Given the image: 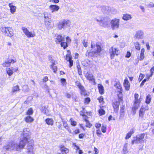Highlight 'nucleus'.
<instances>
[{"instance_id":"e2e57ef3","label":"nucleus","mask_w":154,"mask_h":154,"mask_svg":"<svg viewBox=\"0 0 154 154\" xmlns=\"http://www.w3.org/2000/svg\"><path fill=\"white\" fill-rule=\"evenodd\" d=\"M43 88L47 91H48L49 90V88L46 85H44Z\"/></svg>"},{"instance_id":"c85d7f7f","label":"nucleus","mask_w":154,"mask_h":154,"mask_svg":"<svg viewBox=\"0 0 154 154\" xmlns=\"http://www.w3.org/2000/svg\"><path fill=\"white\" fill-rule=\"evenodd\" d=\"M98 87L100 93L101 94H104V90L103 86L101 84H99Z\"/></svg>"},{"instance_id":"4d7b16f0","label":"nucleus","mask_w":154,"mask_h":154,"mask_svg":"<svg viewBox=\"0 0 154 154\" xmlns=\"http://www.w3.org/2000/svg\"><path fill=\"white\" fill-rule=\"evenodd\" d=\"M96 134L97 136L99 137H100V135H101L102 134L100 130V129H98L97 130Z\"/></svg>"},{"instance_id":"ddd939ff","label":"nucleus","mask_w":154,"mask_h":154,"mask_svg":"<svg viewBox=\"0 0 154 154\" xmlns=\"http://www.w3.org/2000/svg\"><path fill=\"white\" fill-rule=\"evenodd\" d=\"M102 12L104 14H110L111 8L108 6H103L100 8Z\"/></svg>"},{"instance_id":"cd10ccee","label":"nucleus","mask_w":154,"mask_h":154,"mask_svg":"<svg viewBox=\"0 0 154 154\" xmlns=\"http://www.w3.org/2000/svg\"><path fill=\"white\" fill-rule=\"evenodd\" d=\"M46 123L48 125L52 126L54 124V121L52 119L48 118L45 120Z\"/></svg>"},{"instance_id":"49530a36","label":"nucleus","mask_w":154,"mask_h":154,"mask_svg":"<svg viewBox=\"0 0 154 154\" xmlns=\"http://www.w3.org/2000/svg\"><path fill=\"white\" fill-rule=\"evenodd\" d=\"M70 121L71 122V124L73 126H75L76 125V122L74 121V120L72 119H71L70 120Z\"/></svg>"},{"instance_id":"37998d69","label":"nucleus","mask_w":154,"mask_h":154,"mask_svg":"<svg viewBox=\"0 0 154 154\" xmlns=\"http://www.w3.org/2000/svg\"><path fill=\"white\" fill-rule=\"evenodd\" d=\"M151 100V96L150 95H147L146 98V103H149Z\"/></svg>"},{"instance_id":"c03bdc74","label":"nucleus","mask_w":154,"mask_h":154,"mask_svg":"<svg viewBox=\"0 0 154 154\" xmlns=\"http://www.w3.org/2000/svg\"><path fill=\"white\" fill-rule=\"evenodd\" d=\"M100 116H102L104 115L105 113V111L103 109H100L98 110Z\"/></svg>"},{"instance_id":"9d476101","label":"nucleus","mask_w":154,"mask_h":154,"mask_svg":"<svg viewBox=\"0 0 154 154\" xmlns=\"http://www.w3.org/2000/svg\"><path fill=\"white\" fill-rule=\"evenodd\" d=\"M18 68L17 67L15 68L11 67L7 68L6 69V71L7 74L9 76H11L12 75L14 72L18 71Z\"/></svg>"},{"instance_id":"dca6fc26","label":"nucleus","mask_w":154,"mask_h":154,"mask_svg":"<svg viewBox=\"0 0 154 154\" xmlns=\"http://www.w3.org/2000/svg\"><path fill=\"white\" fill-rule=\"evenodd\" d=\"M45 24L46 28L48 29H51L53 27L54 23L51 20H48L47 19L45 20Z\"/></svg>"},{"instance_id":"20e7f679","label":"nucleus","mask_w":154,"mask_h":154,"mask_svg":"<svg viewBox=\"0 0 154 154\" xmlns=\"http://www.w3.org/2000/svg\"><path fill=\"white\" fill-rule=\"evenodd\" d=\"M96 21L99 22L100 26L104 27L107 26L109 22L108 18L104 17H100L99 19H96Z\"/></svg>"},{"instance_id":"f257e3e1","label":"nucleus","mask_w":154,"mask_h":154,"mask_svg":"<svg viewBox=\"0 0 154 154\" xmlns=\"http://www.w3.org/2000/svg\"><path fill=\"white\" fill-rule=\"evenodd\" d=\"M31 134L29 128H26L23 129V134L21 136L20 141L18 144L14 142H11L7 144L4 147L6 149H15L19 151L23 148L26 143H28L27 146V152L28 154H34L33 147L34 140L30 139Z\"/></svg>"},{"instance_id":"72a5a7b5","label":"nucleus","mask_w":154,"mask_h":154,"mask_svg":"<svg viewBox=\"0 0 154 154\" xmlns=\"http://www.w3.org/2000/svg\"><path fill=\"white\" fill-rule=\"evenodd\" d=\"M82 64L85 66H88L90 64V61L88 60H85L82 62Z\"/></svg>"},{"instance_id":"774afa93","label":"nucleus","mask_w":154,"mask_h":154,"mask_svg":"<svg viewBox=\"0 0 154 154\" xmlns=\"http://www.w3.org/2000/svg\"><path fill=\"white\" fill-rule=\"evenodd\" d=\"M147 6L149 8H152L154 7V4L152 3H150V4L147 5Z\"/></svg>"},{"instance_id":"680f3d73","label":"nucleus","mask_w":154,"mask_h":154,"mask_svg":"<svg viewBox=\"0 0 154 154\" xmlns=\"http://www.w3.org/2000/svg\"><path fill=\"white\" fill-rule=\"evenodd\" d=\"M151 72V74L150 75H146V79H147V81H148L149 79H150V78L153 75V73H152V72Z\"/></svg>"},{"instance_id":"09e8293b","label":"nucleus","mask_w":154,"mask_h":154,"mask_svg":"<svg viewBox=\"0 0 154 154\" xmlns=\"http://www.w3.org/2000/svg\"><path fill=\"white\" fill-rule=\"evenodd\" d=\"M62 122H63V126H64V127L65 128H67L68 127V124H67L66 121L62 119Z\"/></svg>"},{"instance_id":"2f4dec72","label":"nucleus","mask_w":154,"mask_h":154,"mask_svg":"<svg viewBox=\"0 0 154 154\" xmlns=\"http://www.w3.org/2000/svg\"><path fill=\"white\" fill-rule=\"evenodd\" d=\"M115 87L117 89V91H122V87L119 82H117L114 85Z\"/></svg>"},{"instance_id":"aec40b11","label":"nucleus","mask_w":154,"mask_h":154,"mask_svg":"<svg viewBox=\"0 0 154 154\" xmlns=\"http://www.w3.org/2000/svg\"><path fill=\"white\" fill-rule=\"evenodd\" d=\"M60 151L63 154L67 153L69 152V149L63 145L60 146Z\"/></svg>"},{"instance_id":"6e6d98bb","label":"nucleus","mask_w":154,"mask_h":154,"mask_svg":"<svg viewBox=\"0 0 154 154\" xmlns=\"http://www.w3.org/2000/svg\"><path fill=\"white\" fill-rule=\"evenodd\" d=\"M98 100H99V102L100 103H103V98L102 96H101L98 98Z\"/></svg>"},{"instance_id":"5701e85b","label":"nucleus","mask_w":154,"mask_h":154,"mask_svg":"<svg viewBox=\"0 0 154 154\" xmlns=\"http://www.w3.org/2000/svg\"><path fill=\"white\" fill-rule=\"evenodd\" d=\"M119 102L120 101H116L115 102H114L113 103V107L115 112H116V111L117 112L119 109V107L120 104Z\"/></svg>"},{"instance_id":"f03ea898","label":"nucleus","mask_w":154,"mask_h":154,"mask_svg":"<svg viewBox=\"0 0 154 154\" xmlns=\"http://www.w3.org/2000/svg\"><path fill=\"white\" fill-rule=\"evenodd\" d=\"M1 30L7 36L11 37L14 35V31L11 27H2Z\"/></svg>"},{"instance_id":"f704fd0d","label":"nucleus","mask_w":154,"mask_h":154,"mask_svg":"<svg viewBox=\"0 0 154 154\" xmlns=\"http://www.w3.org/2000/svg\"><path fill=\"white\" fill-rule=\"evenodd\" d=\"M41 110L42 112L46 115H48V110L47 107H42L41 109Z\"/></svg>"},{"instance_id":"338daca9","label":"nucleus","mask_w":154,"mask_h":154,"mask_svg":"<svg viewBox=\"0 0 154 154\" xmlns=\"http://www.w3.org/2000/svg\"><path fill=\"white\" fill-rule=\"evenodd\" d=\"M131 53L129 51H128L125 56V57L127 58H129L131 56Z\"/></svg>"},{"instance_id":"9b49d317","label":"nucleus","mask_w":154,"mask_h":154,"mask_svg":"<svg viewBox=\"0 0 154 154\" xmlns=\"http://www.w3.org/2000/svg\"><path fill=\"white\" fill-rule=\"evenodd\" d=\"M146 134L144 133L141 134H138L136 136V141L137 143H141L144 142V140L143 139L144 138Z\"/></svg>"},{"instance_id":"0eeeda50","label":"nucleus","mask_w":154,"mask_h":154,"mask_svg":"<svg viewBox=\"0 0 154 154\" xmlns=\"http://www.w3.org/2000/svg\"><path fill=\"white\" fill-rule=\"evenodd\" d=\"M91 48H92V51L94 52V54H98L101 51V48L100 46L98 44L96 45L92 42L91 43Z\"/></svg>"},{"instance_id":"3c124183","label":"nucleus","mask_w":154,"mask_h":154,"mask_svg":"<svg viewBox=\"0 0 154 154\" xmlns=\"http://www.w3.org/2000/svg\"><path fill=\"white\" fill-rule=\"evenodd\" d=\"M78 71V72L79 74L80 75H81L82 74V72L81 71V69L80 66L79 65L77 66Z\"/></svg>"},{"instance_id":"603ef678","label":"nucleus","mask_w":154,"mask_h":154,"mask_svg":"<svg viewBox=\"0 0 154 154\" xmlns=\"http://www.w3.org/2000/svg\"><path fill=\"white\" fill-rule=\"evenodd\" d=\"M101 131L103 133H105L106 131V127L103 125L101 127Z\"/></svg>"},{"instance_id":"473e14b6","label":"nucleus","mask_w":154,"mask_h":154,"mask_svg":"<svg viewBox=\"0 0 154 154\" xmlns=\"http://www.w3.org/2000/svg\"><path fill=\"white\" fill-rule=\"evenodd\" d=\"M134 133V130L133 129H131L129 132L127 134V135L125 137L126 139H128Z\"/></svg>"},{"instance_id":"1a4fd4ad","label":"nucleus","mask_w":154,"mask_h":154,"mask_svg":"<svg viewBox=\"0 0 154 154\" xmlns=\"http://www.w3.org/2000/svg\"><path fill=\"white\" fill-rule=\"evenodd\" d=\"M22 30L24 33L28 38L33 37L35 36V33L34 32H30L25 27H23Z\"/></svg>"},{"instance_id":"ea45409f","label":"nucleus","mask_w":154,"mask_h":154,"mask_svg":"<svg viewBox=\"0 0 154 154\" xmlns=\"http://www.w3.org/2000/svg\"><path fill=\"white\" fill-rule=\"evenodd\" d=\"M44 17L46 19L47 18L49 19H51V15L50 14L47 13H45L44 14Z\"/></svg>"},{"instance_id":"de8ad7c7","label":"nucleus","mask_w":154,"mask_h":154,"mask_svg":"<svg viewBox=\"0 0 154 154\" xmlns=\"http://www.w3.org/2000/svg\"><path fill=\"white\" fill-rule=\"evenodd\" d=\"M33 111L32 109L30 108L26 112V114L27 115H31L33 114Z\"/></svg>"},{"instance_id":"412c9836","label":"nucleus","mask_w":154,"mask_h":154,"mask_svg":"<svg viewBox=\"0 0 154 154\" xmlns=\"http://www.w3.org/2000/svg\"><path fill=\"white\" fill-rule=\"evenodd\" d=\"M140 102H136L134 101L133 107H132V110L133 112L135 113L137 109L139 107L140 104Z\"/></svg>"},{"instance_id":"f3484780","label":"nucleus","mask_w":154,"mask_h":154,"mask_svg":"<svg viewBox=\"0 0 154 154\" xmlns=\"http://www.w3.org/2000/svg\"><path fill=\"white\" fill-rule=\"evenodd\" d=\"M85 76L86 79L90 81L95 82L93 75L89 72H88L85 74Z\"/></svg>"},{"instance_id":"393cba45","label":"nucleus","mask_w":154,"mask_h":154,"mask_svg":"<svg viewBox=\"0 0 154 154\" xmlns=\"http://www.w3.org/2000/svg\"><path fill=\"white\" fill-rule=\"evenodd\" d=\"M50 8L52 10V12H53L54 11H57L59 9V7L56 5H50Z\"/></svg>"},{"instance_id":"c756f323","label":"nucleus","mask_w":154,"mask_h":154,"mask_svg":"<svg viewBox=\"0 0 154 154\" xmlns=\"http://www.w3.org/2000/svg\"><path fill=\"white\" fill-rule=\"evenodd\" d=\"M52 64L51 65V68L52 69L54 72H56L57 70V67L56 66H54L55 63L53 60H52Z\"/></svg>"},{"instance_id":"a878e982","label":"nucleus","mask_w":154,"mask_h":154,"mask_svg":"<svg viewBox=\"0 0 154 154\" xmlns=\"http://www.w3.org/2000/svg\"><path fill=\"white\" fill-rule=\"evenodd\" d=\"M9 6L10 8L11 13L12 14H14L15 12L16 7L13 5L12 4H9Z\"/></svg>"},{"instance_id":"39448f33","label":"nucleus","mask_w":154,"mask_h":154,"mask_svg":"<svg viewBox=\"0 0 154 154\" xmlns=\"http://www.w3.org/2000/svg\"><path fill=\"white\" fill-rule=\"evenodd\" d=\"M109 53L112 59L113 58L115 55H118L119 54V51L117 48L113 46L109 49Z\"/></svg>"},{"instance_id":"423d86ee","label":"nucleus","mask_w":154,"mask_h":154,"mask_svg":"<svg viewBox=\"0 0 154 154\" xmlns=\"http://www.w3.org/2000/svg\"><path fill=\"white\" fill-rule=\"evenodd\" d=\"M119 19L114 18L110 22L111 27L113 30L118 29L119 26Z\"/></svg>"},{"instance_id":"052dcab7","label":"nucleus","mask_w":154,"mask_h":154,"mask_svg":"<svg viewBox=\"0 0 154 154\" xmlns=\"http://www.w3.org/2000/svg\"><path fill=\"white\" fill-rule=\"evenodd\" d=\"M144 57V54H140V60H142Z\"/></svg>"},{"instance_id":"0e129e2a","label":"nucleus","mask_w":154,"mask_h":154,"mask_svg":"<svg viewBox=\"0 0 154 154\" xmlns=\"http://www.w3.org/2000/svg\"><path fill=\"white\" fill-rule=\"evenodd\" d=\"M48 80V77L47 76H45L44 77L43 79V82H46Z\"/></svg>"},{"instance_id":"a18cd8bd","label":"nucleus","mask_w":154,"mask_h":154,"mask_svg":"<svg viewBox=\"0 0 154 154\" xmlns=\"http://www.w3.org/2000/svg\"><path fill=\"white\" fill-rule=\"evenodd\" d=\"M60 82L62 85L63 86L66 85V79L64 78L61 79H60Z\"/></svg>"},{"instance_id":"79ce46f5","label":"nucleus","mask_w":154,"mask_h":154,"mask_svg":"<svg viewBox=\"0 0 154 154\" xmlns=\"http://www.w3.org/2000/svg\"><path fill=\"white\" fill-rule=\"evenodd\" d=\"M60 43L61 46L63 47L64 49H65L68 46L67 42H62Z\"/></svg>"},{"instance_id":"5fc2aeb1","label":"nucleus","mask_w":154,"mask_h":154,"mask_svg":"<svg viewBox=\"0 0 154 154\" xmlns=\"http://www.w3.org/2000/svg\"><path fill=\"white\" fill-rule=\"evenodd\" d=\"M144 76L142 74H140L139 77L138 81L139 82L141 81L143 79V78H144Z\"/></svg>"},{"instance_id":"7ed1b4c3","label":"nucleus","mask_w":154,"mask_h":154,"mask_svg":"<svg viewBox=\"0 0 154 154\" xmlns=\"http://www.w3.org/2000/svg\"><path fill=\"white\" fill-rule=\"evenodd\" d=\"M71 25L70 21L68 20H64L60 22L58 25V28L60 30L70 27Z\"/></svg>"},{"instance_id":"8fccbe9b","label":"nucleus","mask_w":154,"mask_h":154,"mask_svg":"<svg viewBox=\"0 0 154 154\" xmlns=\"http://www.w3.org/2000/svg\"><path fill=\"white\" fill-rule=\"evenodd\" d=\"M85 121L86 122V126L90 128L91 126V125L89 121L86 119H85Z\"/></svg>"},{"instance_id":"f8f14e48","label":"nucleus","mask_w":154,"mask_h":154,"mask_svg":"<svg viewBox=\"0 0 154 154\" xmlns=\"http://www.w3.org/2000/svg\"><path fill=\"white\" fill-rule=\"evenodd\" d=\"M144 37V32L142 30H138L136 32L134 37L138 39H143Z\"/></svg>"},{"instance_id":"4be33fe9","label":"nucleus","mask_w":154,"mask_h":154,"mask_svg":"<svg viewBox=\"0 0 154 154\" xmlns=\"http://www.w3.org/2000/svg\"><path fill=\"white\" fill-rule=\"evenodd\" d=\"M75 85L80 90L81 92V94H82L83 93H84L85 91V89L83 86H82L80 82L78 81L75 82Z\"/></svg>"},{"instance_id":"a211bd4d","label":"nucleus","mask_w":154,"mask_h":154,"mask_svg":"<svg viewBox=\"0 0 154 154\" xmlns=\"http://www.w3.org/2000/svg\"><path fill=\"white\" fill-rule=\"evenodd\" d=\"M66 60L69 62V67H71L73 65V60H72V56L70 54H67L66 55Z\"/></svg>"},{"instance_id":"e433bc0d","label":"nucleus","mask_w":154,"mask_h":154,"mask_svg":"<svg viewBox=\"0 0 154 154\" xmlns=\"http://www.w3.org/2000/svg\"><path fill=\"white\" fill-rule=\"evenodd\" d=\"M20 90L19 87L18 85H16L13 87L12 88V92L13 93H15L16 92L19 91Z\"/></svg>"},{"instance_id":"6e6552de","label":"nucleus","mask_w":154,"mask_h":154,"mask_svg":"<svg viewBox=\"0 0 154 154\" xmlns=\"http://www.w3.org/2000/svg\"><path fill=\"white\" fill-rule=\"evenodd\" d=\"M149 108L148 106V105L146 103H145L141 107L139 112V116L141 118H143L144 115L145 114V111L148 110Z\"/></svg>"},{"instance_id":"c9c22d12","label":"nucleus","mask_w":154,"mask_h":154,"mask_svg":"<svg viewBox=\"0 0 154 154\" xmlns=\"http://www.w3.org/2000/svg\"><path fill=\"white\" fill-rule=\"evenodd\" d=\"M118 92L119 93L118 95L119 101H122L123 100L122 91H119Z\"/></svg>"},{"instance_id":"58836bf2","label":"nucleus","mask_w":154,"mask_h":154,"mask_svg":"<svg viewBox=\"0 0 154 154\" xmlns=\"http://www.w3.org/2000/svg\"><path fill=\"white\" fill-rule=\"evenodd\" d=\"M134 45L135 48L137 50H139L140 49V45L138 42H136L134 43Z\"/></svg>"},{"instance_id":"6ab92c4d","label":"nucleus","mask_w":154,"mask_h":154,"mask_svg":"<svg viewBox=\"0 0 154 154\" xmlns=\"http://www.w3.org/2000/svg\"><path fill=\"white\" fill-rule=\"evenodd\" d=\"M124 85L126 90H129L130 87V84L128 80V79L126 78L124 80Z\"/></svg>"},{"instance_id":"69168bd1","label":"nucleus","mask_w":154,"mask_h":154,"mask_svg":"<svg viewBox=\"0 0 154 154\" xmlns=\"http://www.w3.org/2000/svg\"><path fill=\"white\" fill-rule=\"evenodd\" d=\"M66 41L67 42L70 43L71 42V39L69 38V37H67L66 38Z\"/></svg>"},{"instance_id":"bf43d9fd","label":"nucleus","mask_w":154,"mask_h":154,"mask_svg":"<svg viewBox=\"0 0 154 154\" xmlns=\"http://www.w3.org/2000/svg\"><path fill=\"white\" fill-rule=\"evenodd\" d=\"M123 151L124 154H126L128 152L127 149V147L125 146H124L123 148Z\"/></svg>"},{"instance_id":"b1692460","label":"nucleus","mask_w":154,"mask_h":154,"mask_svg":"<svg viewBox=\"0 0 154 154\" xmlns=\"http://www.w3.org/2000/svg\"><path fill=\"white\" fill-rule=\"evenodd\" d=\"M132 18L131 15L128 14H125L123 15L122 19L125 20H128Z\"/></svg>"},{"instance_id":"a19ab883","label":"nucleus","mask_w":154,"mask_h":154,"mask_svg":"<svg viewBox=\"0 0 154 154\" xmlns=\"http://www.w3.org/2000/svg\"><path fill=\"white\" fill-rule=\"evenodd\" d=\"M23 91L24 92H28L29 91V88L27 85H25L23 87Z\"/></svg>"},{"instance_id":"864d4df0","label":"nucleus","mask_w":154,"mask_h":154,"mask_svg":"<svg viewBox=\"0 0 154 154\" xmlns=\"http://www.w3.org/2000/svg\"><path fill=\"white\" fill-rule=\"evenodd\" d=\"M90 101V99L89 97H87L85 98V103L86 104H88Z\"/></svg>"},{"instance_id":"2eb2a0df","label":"nucleus","mask_w":154,"mask_h":154,"mask_svg":"<svg viewBox=\"0 0 154 154\" xmlns=\"http://www.w3.org/2000/svg\"><path fill=\"white\" fill-rule=\"evenodd\" d=\"M16 62V61L10 59L3 63L2 64V65L3 67H8L10 66L11 63H14Z\"/></svg>"},{"instance_id":"bb28decb","label":"nucleus","mask_w":154,"mask_h":154,"mask_svg":"<svg viewBox=\"0 0 154 154\" xmlns=\"http://www.w3.org/2000/svg\"><path fill=\"white\" fill-rule=\"evenodd\" d=\"M24 120L27 123H31L33 122L34 119L31 117L28 116L24 118Z\"/></svg>"},{"instance_id":"4468645a","label":"nucleus","mask_w":154,"mask_h":154,"mask_svg":"<svg viewBox=\"0 0 154 154\" xmlns=\"http://www.w3.org/2000/svg\"><path fill=\"white\" fill-rule=\"evenodd\" d=\"M55 41L57 44H59L64 40V37L60 35H57L54 37Z\"/></svg>"},{"instance_id":"7c9ffc66","label":"nucleus","mask_w":154,"mask_h":154,"mask_svg":"<svg viewBox=\"0 0 154 154\" xmlns=\"http://www.w3.org/2000/svg\"><path fill=\"white\" fill-rule=\"evenodd\" d=\"M125 109V106H123L122 107H121L120 112V117L122 118L124 116V109Z\"/></svg>"},{"instance_id":"4c0bfd02","label":"nucleus","mask_w":154,"mask_h":154,"mask_svg":"<svg viewBox=\"0 0 154 154\" xmlns=\"http://www.w3.org/2000/svg\"><path fill=\"white\" fill-rule=\"evenodd\" d=\"M134 101L136 102H141V98H140L139 99H138V98L139 97V95L137 94H135L134 95Z\"/></svg>"},{"instance_id":"13d9d810","label":"nucleus","mask_w":154,"mask_h":154,"mask_svg":"<svg viewBox=\"0 0 154 154\" xmlns=\"http://www.w3.org/2000/svg\"><path fill=\"white\" fill-rule=\"evenodd\" d=\"M116 10L114 8H111V10L110 11V14H114L116 12Z\"/></svg>"}]
</instances>
